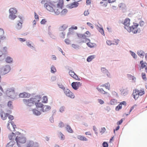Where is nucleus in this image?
Listing matches in <instances>:
<instances>
[{
    "label": "nucleus",
    "instance_id": "c03bdc74",
    "mask_svg": "<svg viewBox=\"0 0 147 147\" xmlns=\"http://www.w3.org/2000/svg\"><path fill=\"white\" fill-rule=\"evenodd\" d=\"M130 52L131 55L134 58H137V55L131 51H130Z\"/></svg>",
    "mask_w": 147,
    "mask_h": 147
},
{
    "label": "nucleus",
    "instance_id": "e433bc0d",
    "mask_svg": "<svg viewBox=\"0 0 147 147\" xmlns=\"http://www.w3.org/2000/svg\"><path fill=\"white\" fill-rule=\"evenodd\" d=\"M67 12V10L66 9H64L60 11L61 15H63L65 14Z\"/></svg>",
    "mask_w": 147,
    "mask_h": 147
},
{
    "label": "nucleus",
    "instance_id": "a211bd4d",
    "mask_svg": "<svg viewBox=\"0 0 147 147\" xmlns=\"http://www.w3.org/2000/svg\"><path fill=\"white\" fill-rule=\"evenodd\" d=\"M78 38L80 42H83V41L86 37V36L84 34H78Z\"/></svg>",
    "mask_w": 147,
    "mask_h": 147
},
{
    "label": "nucleus",
    "instance_id": "680f3d73",
    "mask_svg": "<svg viewBox=\"0 0 147 147\" xmlns=\"http://www.w3.org/2000/svg\"><path fill=\"white\" fill-rule=\"evenodd\" d=\"M106 42H107V44L108 45H110L112 44V41L111 40H107V41Z\"/></svg>",
    "mask_w": 147,
    "mask_h": 147
},
{
    "label": "nucleus",
    "instance_id": "6e6d98bb",
    "mask_svg": "<svg viewBox=\"0 0 147 147\" xmlns=\"http://www.w3.org/2000/svg\"><path fill=\"white\" fill-rule=\"evenodd\" d=\"M98 101L100 104L101 105L103 104L104 103V101L101 99H98Z\"/></svg>",
    "mask_w": 147,
    "mask_h": 147
},
{
    "label": "nucleus",
    "instance_id": "58836bf2",
    "mask_svg": "<svg viewBox=\"0 0 147 147\" xmlns=\"http://www.w3.org/2000/svg\"><path fill=\"white\" fill-rule=\"evenodd\" d=\"M42 102L45 103H47L48 102V98L47 96H45L43 97Z\"/></svg>",
    "mask_w": 147,
    "mask_h": 147
},
{
    "label": "nucleus",
    "instance_id": "338daca9",
    "mask_svg": "<svg viewBox=\"0 0 147 147\" xmlns=\"http://www.w3.org/2000/svg\"><path fill=\"white\" fill-rule=\"evenodd\" d=\"M61 37L62 38H65V34L63 32H62L61 34Z\"/></svg>",
    "mask_w": 147,
    "mask_h": 147
},
{
    "label": "nucleus",
    "instance_id": "ea45409f",
    "mask_svg": "<svg viewBox=\"0 0 147 147\" xmlns=\"http://www.w3.org/2000/svg\"><path fill=\"white\" fill-rule=\"evenodd\" d=\"M56 71V70L55 67L52 66L51 67V72L52 73H54Z\"/></svg>",
    "mask_w": 147,
    "mask_h": 147
},
{
    "label": "nucleus",
    "instance_id": "f257e3e1",
    "mask_svg": "<svg viewBox=\"0 0 147 147\" xmlns=\"http://www.w3.org/2000/svg\"><path fill=\"white\" fill-rule=\"evenodd\" d=\"M130 20L128 18H126L124 20L123 24L124 28L129 32H132L133 33H136L138 31V24H135L133 25L130 26Z\"/></svg>",
    "mask_w": 147,
    "mask_h": 147
},
{
    "label": "nucleus",
    "instance_id": "a878e982",
    "mask_svg": "<svg viewBox=\"0 0 147 147\" xmlns=\"http://www.w3.org/2000/svg\"><path fill=\"white\" fill-rule=\"evenodd\" d=\"M98 90L101 93L103 94H105L107 93V92L104 91L103 89L101 88H100L99 87H97V88Z\"/></svg>",
    "mask_w": 147,
    "mask_h": 147
},
{
    "label": "nucleus",
    "instance_id": "4d7b16f0",
    "mask_svg": "<svg viewBox=\"0 0 147 147\" xmlns=\"http://www.w3.org/2000/svg\"><path fill=\"white\" fill-rule=\"evenodd\" d=\"M106 131V129L105 127H102L101 128V130L100 131V133L103 134Z\"/></svg>",
    "mask_w": 147,
    "mask_h": 147
},
{
    "label": "nucleus",
    "instance_id": "39448f33",
    "mask_svg": "<svg viewBox=\"0 0 147 147\" xmlns=\"http://www.w3.org/2000/svg\"><path fill=\"white\" fill-rule=\"evenodd\" d=\"M7 96L11 98H13L15 96V93L14 88H8L5 92Z\"/></svg>",
    "mask_w": 147,
    "mask_h": 147
},
{
    "label": "nucleus",
    "instance_id": "412c9836",
    "mask_svg": "<svg viewBox=\"0 0 147 147\" xmlns=\"http://www.w3.org/2000/svg\"><path fill=\"white\" fill-rule=\"evenodd\" d=\"M10 14H16L17 12V10L14 8H11L9 9Z\"/></svg>",
    "mask_w": 147,
    "mask_h": 147
},
{
    "label": "nucleus",
    "instance_id": "5701e85b",
    "mask_svg": "<svg viewBox=\"0 0 147 147\" xmlns=\"http://www.w3.org/2000/svg\"><path fill=\"white\" fill-rule=\"evenodd\" d=\"M16 137V135L13 132H12L9 136V138L10 140H13Z\"/></svg>",
    "mask_w": 147,
    "mask_h": 147
},
{
    "label": "nucleus",
    "instance_id": "dca6fc26",
    "mask_svg": "<svg viewBox=\"0 0 147 147\" xmlns=\"http://www.w3.org/2000/svg\"><path fill=\"white\" fill-rule=\"evenodd\" d=\"M123 105L124 106L126 105V102L125 101H123L121 102L115 108V110L116 111H119V110L121 109L122 106Z\"/></svg>",
    "mask_w": 147,
    "mask_h": 147
},
{
    "label": "nucleus",
    "instance_id": "ddd939ff",
    "mask_svg": "<svg viewBox=\"0 0 147 147\" xmlns=\"http://www.w3.org/2000/svg\"><path fill=\"white\" fill-rule=\"evenodd\" d=\"M69 75L74 79L78 80H80V78L74 71L71 70L69 71Z\"/></svg>",
    "mask_w": 147,
    "mask_h": 147
},
{
    "label": "nucleus",
    "instance_id": "aec40b11",
    "mask_svg": "<svg viewBox=\"0 0 147 147\" xmlns=\"http://www.w3.org/2000/svg\"><path fill=\"white\" fill-rule=\"evenodd\" d=\"M8 115L9 114L7 113H5L2 112L1 113V119L3 120L6 119Z\"/></svg>",
    "mask_w": 147,
    "mask_h": 147
},
{
    "label": "nucleus",
    "instance_id": "8fccbe9b",
    "mask_svg": "<svg viewBox=\"0 0 147 147\" xmlns=\"http://www.w3.org/2000/svg\"><path fill=\"white\" fill-rule=\"evenodd\" d=\"M92 56L91 55L89 56L87 59V61L89 62L91 61H92Z\"/></svg>",
    "mask_w": 147,
    "mask_h": 147
},
{
    "label": "nucleus",
    "instance_id": "a19ab883",
    "mask_svg": "<svg viewBox=\"0 0 147 147\" xmlns=\"http://www.w3.org/2000/svg\"><path fill=\"white\" fill-rule=\"evenodd\" d=\"M128 77L130 80H135L136 78L133 76L130 75H128Z\"/></svg>",
    "mask_w": 147,
    "mask_h": 147
},
{
    "label": "nucleus",
    "instance_id": "2f4dec72",
    "mask_svg": "<svg viewBox=\"0 0 147 147\" xmlns=\"http://www.w3.org/2000/svg\"><path fill=\"white\" fill-rule=\"evenodd\" d=\"M15 14H10L9 16V18L12 20H14L17 17V16Z\"/></svg>",
    "mask_w": 147,
    "mask_h": 147
},
{
    "label": "nucleus",
    "instance_id": "cd10ccee",
    "mask_svg": "<svg viewBox=\"0 0 147 147\" xmlns=\"http://www.w3.org/2000/svg\"><path fill=\"white\" fill-rule=\"evenodd\" d=\"M22 26V23L20 22H19L16 25V29L18 30L20 29Z\"/></svg>",
    "mask_w": 147,
    "mask_h": 147
},
{
    "label": "nucleus",
    "instance_id": "bf43d9fd",
    "mask_svg": "<svg viewBox=\"0 0 147 147\" xmlns=\"http://www.w3.org/2000/svg\"><path fill=\"white\" fill-rule=\"evenodd\" d=\"M59 126L60 127H62L64 126V124L63 123L61 122L59 124Z\"/></svg>",
    "mask_w": 147,
    "mask_h": 147
},
{
    "label": "nucleus",
    "instance_id": "20e7f679",
    "mask_svg": "<svg viewBox=\"0 0 147 147\" xmlns=\"http://www.w3.org/2000/svg\"><path fill=\"white\" fill-rule=\"evenodd\" d=\"M145 91L144 89H141L138 90L137 89H135L133 90V95L135 100H136L139 98V96H142L144 94Z\"/></svg>",
    "mask_w": 147,
    "mask_h": 147
},
{
    "label": "nucleus",
    "instance_id": "052dcab7",
    "mask_svg": "<svg viewBox=\"0 0 147 147\" xmlns=\"http://www.w3.org/2000/svg\"><path fill=\"white\" fill-rule=\"evenodd\" d=\"M101 70L102 72H103L104 73L105 72H106L107 71H108L107 69H106L105 68H101Z\"/></svg>",
    "mask_w": 147,
    "mask_h": 147
},
{
    "label": "nucleus",
    "instance_id": "f03ea898",
    "mask_svg": "<svg viewBox=\"0 0 147 147\" xmlns=\"http://www.w3.org/2000/svg\"><path fill=\"white\" fill-rule=\"evenodd\" d=\"M63 5V0H59L57 3L53 5L54 12L56 15L60 13Z\"/></svg>",
    "mask_w": 147,
    "mask_h": 147
},
{
    "label": "nucleus",
    "instance_id": "bb28decb",
    "mask_svg": "<svg viewBox=\"0 0 147 147\" xmlns=\"http://www.w3.org/2000/svg\"><path fill=\"white\" fill-rule=\"evenodd\" d=\"M77 138L81 140L86 141L87 140V139L86 138L81 135L78 136H77Z\"/></svg>",
    "mask_w": 147,
    "mask_h": 147
},
{
    "label": "nucleus",
    "instance_id": "4c0bfd02",
    "mask_svg": "<svg viewBox=\"0 0 147 147\" xmlns=\"http://www.w3.org/2000/svg\"><path fill=\"white\" fill-rule=\"evenodd\" d=\"M119 40L118 39H114L112 41V44L117 45L119 42Z\"/></svg>",
    "mask_w": 147,
    "mask_h": 147
},
{
    "label": "nucleus",
    "instance_id": "69168bd1",
    "mask_svg": "<svg viewBox=\"0 0 147 147\" xmlns=\"http://www.w3.org/2000/svg\"><path fill=\"white\" fill-rule=\"evenodd\" d=\"M123 121V119H121V120H120L117 123V124L118 125H120L122 123Z\"/></svg>",
    "mask_w": 147,
    "mask_h": 147
},
{
    "label": "nucleus",
    "instance_id": "79ce46f5",
    "mask_svg": "<svg viewBox=\"0 0 147 147\" xmlns=\"http://www.w3.org/2000/svg\"><path fill=\"white\" fill-rule=\"evenodd\" d=\"M100 3L101 4V5L104 7H106L107 5V3L105 2H100Z\"/></svg>",
    "mask_w": 147,
    "mask_h": 147
},
{
    "label": "nucleus",
    "instance_id": "e2e57ef3",
    "mask_svg": "<svg viewBox=\"0 0 147 147\" xmlns=\"http://www.w3.org/2000/svg\"><path fill=\"white\" fill-rule=\"evenodd\" d=\"M65 42L67 44H70V41L68 39H66L65 40Z\"/></svg>",
    "mask_w": 147,
    "mask_h": 147
},
{
    "label": "nucleus",
    "instance_id": "7ed1b4c3",
    "mask_svg": "<svg viewBox=\"0 0 147 147\" xmlns=\"http://www.w3.org/2000/svg\"><path fill=\"white\" fill-rule=\"evenodd\" d=\"M40 100V98L39 96H36L33 98L24 99V103L26 105L30 106L33 105L36 102H39Z\"/></svg>",
    "mask_w": 147,
    "mask_h": 147
},
{
    "label": "nucleus",
    "instance_id": "49530a36",
    "mask_svg": "<svg viewBox=\"0 0 147 147\" xmlns=\"http://www.w3.org/2000/svg\"><path fill=\"white\" fill-rule=\"evenodd\" d=\"M58 85L59 87L62 89H64L65 87L61 83H59L58 84Z\"/></svg>",
    "mask_w": 147,
    "mask_h": 147
},
{
    "label": "nucleus",
    "instance_id": "1a4fd4ad",
    "mask_svg": "<svg viewBox=\"0 0 147 147\" xmlns=\"http://www.w3.org/2000/svg\"><path fill=\"white\" fill-rule=\"evenodd\" d=\"M11 70V68L9 65H6L3 67L1 71L2 75H5L8 73Z\"/></svg>",
    "mask_w": 147,
    "mask_h": 147
},
{
    "label": "nucleus",
    "instance_id": "a18cd8bd",
    "mask_svg": "<svg viewBox=\"0 0 147 147\" xmlns=\"http://www.w3.org/2000/svg\"><path fill=\"white\" fill-rule=\"evenodd\" d=\"M99 31L102 35H105L104 31L102 28H99Z\"/></svg>",
    "mask_w": 147,
    "mask_h": 147
},
{
    "label": "nucleus",
    "instance_id": "72a5a7b5",
    "mask_svg": "<svg viewBox=\"0 0 147 147\" xmlns=\"http://www.w3.org/2000/svg\"><path fill=\"white\" fill-rule=\"evenodd\" d=\"M59 137L62 140H63L65 138V136L61 132H59L58 134Z\"/></svg>",
    "mask_w": 147,
    "mask_h": 147
},
{
    "label": "nucleus",
    "instance_id": "9b49d317",
    "mask_svg": "<svg viewBox=\"0 0 147 147\" xmlns=\"http://www.w3.org/2000/svg\"><path fill=\"white\" fill-rule=\"evenodd\" d=\"M39 144L37 142H34L33 141H30L27 145V147H38Z\"/></svg>",
    "mask_w": 147,
    "mask_h": 147
},
{
    "label": "nucleus",
    "instance_id": "0e129e2a",
    "mask_svg": "<svg viewBox=\"0 0 147 147\" xmlns=\"http://www.w3.org/2000/svg\"><path fill=\"white\" fill-rule=\"evenodd\" d=\"M18 39L21 41V42H25L26 41V39L24 38H18Z\"/></svg>",
    "mask_w": 147,
    "mask_h": 147
},
{
    "label": "nucleus",
    "instance_id": "4468645a",
    "mask_svg": "<svg viewBox=\"0 0 147 147\" xmlns=\"http://www.w3.org/2000/svg\"><path fill=\"white\" fill-rule=\"evenodd\" d=\"M30 94L26 92L20 93L19 95L20 97L22 98H29L30 96Z\"/></svg>",
    "mask_w": 147,
    "mask_h": 147
},
{
    "label": "nucleus",
    "instance_id": "c85d7f7f",
    "mask_svg": "<svg viewBox=\"0 0 147 147\" xmlns=\"http://www.w3.org/2000/svg\"><path fill=\"white\" fill-rule=\"evenodd\" d=\"M6 62L9 63H11L13 61V59L10 57H7L5 59Z\"/></svg>",
    "mask_w": 147,
    "mask_h": 147
},
{
    "label": "nucleus",
    "instance_id": "f8f14e48",
    "mask_svg": "<svg viewBox=\"0 0 147 147\" xmlns=\"http://www.w3.org/2000/svg\"><path fill=\"white\" fill-rule=\"evenodd\" d=\"M71 85L74 89L76 90L81 86L82 83L80 82H73Z\"/></svg>",
    "mask_w": 147,
    "mask_h": 147
},
{
    "label": "nucleus",
    "instance_id": "473e14b6",
    "mask_svg": "<svg viewBox=\"0 0 147 147\" xmlns=\"http://www.w3.org/2000/svg\"><path fill=\"white\" fill-rule=\"evenodd\" d=\"M4 31L3 30L0 28V39H1L3 37Z\"/></svg>",
    "mask_w": 147,
    "mask_h": 147
},
{
    "label": "nucleus",
    "instance_id": "13d9d810",
    "mask_svg": "<svg viewBox=\"0 0 147 147\" xmlns=\"http://www.w3.org/2000/svg\"><path fill=\"white\" fill-rule=\"evenodd\" d=\"M65 108L64 107H62L60 109V111L61 112H63L65 111Z\"/></svg>",
    "mask_w": 147,
    "mask_h": 147
},
{
    "label": "nucleus",
    "instance_id": "3c124183",
    "mask_svg": "<svg viewBox=\"0 0 147 147\" xmlns=\"http://www.w3.org/2000/svg\"><path fill=\"white\" fill-rule=\"evenodd\" d=\"M102 146L103 147H108V144L107 142H104L102 144Z\"/></svg>",
    "mask_w": 147,
    "mask_h": 147
},
{
    "label": "nucleus",
    "instance_id": "393cba45",
    "mask_svg": "<svg viewBox=\"0 0 147 147\" xmlns=\"http://www.w3.org/2000/svg\"><path fill=\"white\" fill-rule=\"evenodd\" d=\"M100 87H105L106 88L109 90L110 85L109 83L105 84H104L101 85L100 86Z\"/></svg>",
    "mask_w": 147,
    "mask_h": 147
},
{
    "label": "nucleus",
    "instance_id": "603ef678",
    "mask_svg": "<svg viewBox=\"0 0 147 147\" xmlns=\"http://www.w3.org/2000/svg\"><path fill=\"white\" fill-rule=\"evenodd\" d=\"M7 105L9 107H12V102L11 101H9L7 103Z\"/></svg>",
    "mask_w": 147,
    "mask_h": 147
},
{
    "label": "nucleus",
    "instance_id": "b1692460",
    "mask_svg": "<svg viewBox=\"0 0 147 147\" xmlns=\"http://www.w3.org/2000/svg\"><path fill=\"white\" fill-rule=\"evenodd\" d=\"M137 54L140 57L143 58L144 56L145 53L142 50H139L138 51Z\"/></svg>",
    "mask_w": 147,
    "mask_h": 147
},
{
    "label": "nucleus",
    "instance_id": "6e6552de",
    "mask_svg": "<svg viewBox=\"0 0 147 147\" xmlns=\"http://www.w3.org/2000/svg\"><path fill=\"white\" fill-rule=\"evenodd\" d=\"M64 92L67 96L70 98H73L75 97L74 94L68 89H66L64 90Z\"/></svg>",
    "mask_w": 147,
    "mask_h": 147
},
{
    "label": "nucleus",
    "instance_id": "423d86ee",
    "mask_svg": "<svg viewBox=\"0 0 147 147\" xmlns=\"http://www.w3.org/2000/svg\"><path fill=\"white\" fill-rule=\"evenodd\" d=\"M16 140L18 146H20L21 144L24 143L26 141V138L22 136H17Z\"/></svg>",
    "mask_w": 147,
    "mask_h": 147
},
{
    "label": "nucleus",
    "instance_id": "7c9ffc66",
    "mask_svg": "<svg viewBox=\"0 0 147 147\" xmlns=\"http://www.w3.org/2000/svg\"><path fill=\"white\" fill-rule=\"evenodd\" d=\"M32 111L33 113L36 115H39L41 114V113L36 109H33Z\"/></svg>",
    "mask_w": 147,
    "mask_h": 147
},
{
    "label": "nucleus",
    "instance_id": "0eeeda50",
    "mask_svg": "<svg viewBox=\"0 0 147 147\" xmlns=\"http://www.w3.org/2000/svg\"><path fill=\"white\" fill-rule=\"evenodd\" d=\"M7 127L11 131H13L15 130L16 126L14 124L13 122H11V121H9L7 125Z\"/></svg>",
    "mask_w": 147,
    "mask_h": 147
},
{
    "label": "nucleus",
    "instance_id": "5fc2aeb1",
    "mask_svg": "<svg viewBox=\"0 0 147 147\" xmlns=\"http://www.w3.org/2000/svg\"><path fill=\"white\" fill-rule=\"evenodd\" d=\"M90 40H89L87 38H86H86H85V39H84V40H83V42H85L86 43V44H87V42H90Z\"/></svg>",
    "mask_w": 147,
    "mask_h": 147
},
{
    "label": "nucleus",
    "instance_id": "c9c22d12",
    "mask_svg": "<svg viewBox=\"0 0 147 147\" xmlns=\"http://www.w3.org/2000/svg\"><path fill=\"white\" fill-rule=\"evenodd\" d=\"M36 102L34 103H35L36 106L37 107H41L42 108L44 105L40 102H38L36 103Z\"/></svg>",
    "mask_w": 147,
    "mask_h": 147
},
{
    "label": "nucleus",
    "instance_id": "774afa93",
    "mask_svg": "<svg viewBox=\"0 0 147 147\" xmlns=\"http://www.w3.org/2000/svg\"><path fill=\"white\" fill-rule=\"evenodd\" d=\"M34 15L35 18L38 20L39 19L38 16L37 15V14L35 12L34 13Z\"/></svg>",
    "mask_w": 147,
    "mask_h": 147
},
{
    "label": "nucleus",
    "instance_id": "37998d69",
    "mask_svg": "<svg viewBox=\"0 0 147 147\" xmlns=\"http://www.w3.org/2000/svg\"><path fill=\"white\" fill-rule=\"evenodd\" d=\"M8 117V119H9V121H11V122H13L12 121L14 119V117L13 116L9 115Z\"/></svg>",
    "mask_w": 147,
    "mask_h": 147
},
{
    "label": "nucleus",
    "instance_id": "f3484780",
    "mask_svg": "<svg viewBox=\"0 0 147 147\" xmlns=\"http://www.w3.org/2000/svg\"><path fill=\"white\" fill-rule=\"evenodd\" d=\"M51 109L50 106L48 105H44L42 108L43 112H46L48 111Z\"/></svg>",
    "mask_w": 147,
    "mask_h": 147
},
{
    "label": "nucleus",
    "instance_id": "c756f323",
    "mask_svg": "<svg viewBox=\"0 0 147 147\" xmlns=\"http://www.w3.org/2000/svg\"><path fill=\"white\" fill-rule=\"evenodd\" d=\"M66 127L67 130L70 133H73V131L70 126L67 125Z\"/></svg>",
    "mask_w": 147,
    "mask_h": 147
},
{
    "label": "nucleus",
    "instance_id": "f704fd0d",
    "mask_svg": "<svg viewBox=\"0 0 147 147\" xmlns=\"http://www.w3.org/2000/svg\"><path fill=\"white\" fill-rule=\"evenodd\" d=\"M110 103L111 105H115L117 103V101L115 99H112L110 100Z\"/></svg>",
    "mask_w": 147,
    "mask_h": 147
},
{
    "label": "nucleus",
    "instance_id": "2eb2a0df",
    "mask_svg": "<svg viewBox=\"0 0 147 147\" xmlns=\"http://www.w3.org/2000/svg\"><path fill=\"white\" fill-rule=\"evenodd\" d=\"M53 5H50L48 4H45V7L50 11L53 12Z\"/></svg>",
    "mask_w": 147,
    "mask_h": 147
},
{
    "label": "nucleus",
    "instance_id": "4be33fe9",
    "mask_svg": "<svg viewBox=\"0 0 147 147\" xmlns=\"http://www.w3.org/2000/svg\"><path fill=\"white\" fill-rule=\"evenodd\" d=\"M68 26L66 24H63L60 26L59 28V30L61 31H64L65 30Z\"/></svg>",
    "mask_w": 147,
    "mask_h": 147
},
{
    "label": "nucleus",
    "instance_id": "09e8293b",
    "mask_svg": "<svg viewBox=\"0 0 147 147\" xmlns=\"http://www.w3.org/2000/svg\"><path fill=\"white\" fill-rule=\"evenodd\" d=\"M142 78L144 80H146V77L145 74L144 73H142Z\"/></svg>",
    "mask_w": 147,
    "mask_h": 147
},
{
    "label": "nucleus",
    "instance_id": "de8ad7c7",
    "mask_svg": "<svg viewBox=\"0 0 147 147\" xmlns=\"http://www.w3.org/2000/svg\"><path fill=\"white\" fill-rule=\"evenodd\" d=\"M47 20L46 19H44L42 20L40 22V23L41 24H44L46 22Z\"/></svg>",
    "mask_w": 147,
    "mask_h": 147
},
{
    "label": "nucleus",
    "instance_id": "9d476101",
    "mask_svg": "<svg viewBox=\"0 0 147 147\" xmlns=\"http://www.w3.org/2000/svg\"><path fill=\"white\" fill-rule=\"evenodd\" d=\"M79 4L78 2H74L67 5V7L69 9H72L77 7Z\"/></svg>",
    "mask_w": 147,
    "mask_h": 147
},
{
    "label": "nucleus",
    "instance_id": "864d4df0",
    "mask_svg": "<svg viewBox=\"0 0 147 147\" xmlns=\"http://www.w3.org/2000/svg\"><path fill=\"white\" fill-rule=\"evenodd\" d=\"M47 1L46 0H42L41 1V4H44V6L45 5V4H48L47 3Z\"/></svg>",
    "mask_w": 147,
    "mask_h": 147
},
{
    "label": "nucleus",
    "instance_id": "6ab92c4d",
    "mask_svg": "<svg viewBox=\"0 0 147 147\" xmlns=\"http://www.w3.org/2000/svg\"><path fill=\"white\" fill-rule=\"evenodd\" d=\"M140 63L141 65V68H144L146 72H147V63H144L143 61H140Z\"/></svg>",
    "mask_w": 147,
    "mask_h": 147
}]
</instances>
